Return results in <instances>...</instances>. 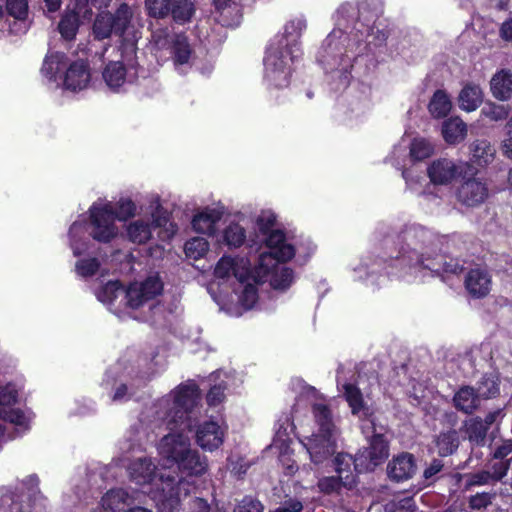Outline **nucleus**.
<instances>
[{
    "label": "nucleus",
    "instance_id": "f257e3e1",
    "mask_svg": "<svg viewBox=\"0 0 512 512\" xmlns=\"http://www.w3.org/2000/svg\"><path fill=\"white\" fill-rule=\"evenodd\" d=\"M415 236L416 231L409 229L397 234L395 239L386 237L383 240L384 251L378 256L379 263L397 271L411 268L428 270L432 276L442 279L451 275L458 276L464 271L465 262L459 258L441 253L419 254L415 248H411V240Z\"/></svg>",
    "mask_w": 512,
    "mask_h": 512
},
{
    "label": "nucleus",
    "instance_id": "f03ea898",
    "mask_svg": "<svg viewBox=\"0 0 512 512\" xmlns=\"http://www.w3.org/2000/svg\"><path fill=\"white\" fill-rule=\"evenodd\" d=\"M306 20L295 18L284 26V33L276 35L265 51V78L275 88L289 86L291 64L302 55L300 38L306 29Z\"/></svg>",
    "mask_w": 512,
    "mask_h": 512
},
{
    "label": "nucleus",
    "instance_id": "7ed1b4c3",
    "mask_svg": "<svg viewBox=\"0 0 512 512\" xmlns=\"http://www.w3.org/2000/svg\"><path fill=\"white\" fill-rule=\"evenodd\" d=\"M200 399V389L196 383H182L173 391L172 406L166 414L169 430L194 431L196 418L193 409Z\"/></svg>",
    "mask_w": 512,
    "mask_h": 512
},
{
    "label": "nucleus",
    "instance_id": "20e7f679",
    "mask_svg": "<svg viewBox=\"0 0 512 512\" xmlns=\"http://www.w3.org/2000/svg\"><path fill=\"white\" fill-rule=\"evenodd\" d=\"M90 236L97 242L110 243L118 234L111 202L93 203L89 210Z\"/></svg>",
    "mask_w": 512,
    "mask_h": 512
},
{
    "label": "nucleus",
    "instance_id": "39448f33",
    "mask_svg": "<svg viewBox=\"0 0 512 512\" xmlns=\"http://www.w3.org/2000/svg\"><path fill=\"white\" fill-rule=\"evenodd\" d=\"M476 167L469 162H459L447 158L433 160L427 168V175L434 185H447L460 178L477 174Z\"/></svg>",
    "mask_w": 512,
    "mask_h": 512
},
{
    "label": "nucleus",
    "instance_id": "423d86ee",
    "mask_svg": "<svg viewBox=\"0 0 512 512\" xmlns=\"http://www.w3.org/2000/svg\"><path fill=\"white\" fill-rule=\"evenodd\" d=\"M389 456V443L381 433H374L369 441V446L357 453L358 465L362 470L373 471L381 465Z\"/></svg>",
    "mask_w": 512,
    "mask_h": 512
},
{
    "label": "nucleus",
    "instance_id": "0eeeda50",
    "mask_svg": "<svg viewBox=\"0 0 512 512\" xmlns=\"http://www.w3.org/2000/svg\"><path fill=\"white\" fill-rule=\"evenodd\" d=\"M192 431L170 430V433L165 435L159 444V453L172 465L176 464L181 457H183L191 447L190 438L188 433Z\"/></svg>",
    "mask_w": 512,
    "mask_h": 512
},
{
    "label": "nucleus",
    "instance_id": "6e6552de",
    "mask_svg": "<svg viewBox=\"0 0 512 512\" xmlns=\"http://www.w3.org/2000/svg\"><path fill=\"white\" fill-rule=\"evenodd\" d=\"M343 398L350 408L351 414L362 421L374 425L375 411L364 399L361 389L354 383L343 384Z\"/></svg>",
    "mask_w": 512,
    "mask_h": 512
},
{
    "label": "nucleus",
    "instance_id": "1a4fd4ad",
    "mask_svg": "<svg viewBox=\"0 0 512 512\" xmlns=\"http://www.w3.org/2000/svg\"><path fill=\"white\" fill-rule=\"evenodd\" d=\"M457 200L468 207L480 205L488 197L485 183L475 178V175L462 179L456 191Z\"/></svg>",
    "mask_w": 512,
    "mask_h": 512
},
{
    "label": "nucleus",
    "instance_id": "9d476101",
    "mask_svg": "<svg viewBox=\"0 0 512 512\" xmlns=\"http://www.w3.org/2000/svg\"><path fill=\"white\" fill-rule=\"evenodd\" d=\"M416 470L415 456L409 452H401L388 462L387 476L391 481L400 483L411 479Z\"/></svg>",
    "mask_w": 512,
    "mask_h": 512
},
{
    "label": "nucleus",
    "instance_id": "9b49d317",
    "mask_svg": "<svg viewBox=\"0 0 512 512\" xmlns=\"http://www.w3.org/2000/svg\"><path fill=\"white\" fill-rule=\"evenodd\" d=\"M196 443L204 450L214 451L224 441V430L218 422L209 420L195 426Z\"/></svg>",
    "mask_w": 512,
    "mask_h": 512
},
{
    "label": "nucleus",
    "instance_id": "f8f14e48",
    "mask_svg": "<svg viewBox=\"0 0 512 512\" xmlns=\"http://www.w3.org/2000/svg\"><path fill=\"white\" fill-rule=\"evenodd\" d=\"M305 447L311 461L318 465L335 453L336 444L332 434L316 433L307 439Z\"/></svg>",
    "mask_w": 512,
    "mask_h": 512
},
{
    "label": "nucleus",
    "instance_id": "ddd939ff",
    "mask_svg": "<svg viewBox=\"0 0 512 512\" xmlns=\"http://www.w3.org/2000/svg\"><path fill=\"white\" fill-rule=\"evenodd\" d=\"M465 288L475 299L486 297L491 290V276L485 269H471L465 277Z\"/></svg>",
    "mask_w": 512,
    "mask_h": 512
},
{
    "label": "nucleus",
    "instance_id": "4468645a",
    "mask_svg": "<svg viewBox=\"0 0 512 512\" xmlns=\"http://www.w3.org/2000/svg\"><path fill=\"white\" fill-rule=\"evenodd\" d=\"M90 81L89 65L86 61L77 60L66 69L63 85L66 89L77 91L84 89Z\"/></svg>",
    "mask_w": 512,
    "mask_h": 512
},
{
    "label": "nucleus",
    "instance_id": "2eb2a0df",
    "mask_svg": "<svg viewBox=\"0 0 512 512\" xmlns=\"http://www.w3.org/2000/svg\"><path fill=\"white\" fill-rule=\"evenodd\" d=\"M453 406L464 414H473L481 405V397L473 386L463 385L454 394Z\"/></svg>",
    "mask_w": 512,
    "mask_h": 512
},
{
    "label": "nucleus",
    "instance_id": "dca6fc26",
    "mask_svg": "<svg viewBox=\"0 0 512 512\" xmlns=\"http://www.w3.org/2000/svg\"><path fill=\"white\" fill-rule=\"evenodd\" d=\"M157 467L149 458H138L129 465L131 480L138 485L150 484L157 474Z\"/></svg>",
    "mask_w": 512,
    "mask_h": 512
},
{
    "label": "nucleus",
    "instance_id": "f3484780",
    "mask_svg": "<svg viewBox=\"0 0 512 512\" xmlns=\"http://www.w3.org/2000/svg\"><path fill=\"white\" fill-rule=\"evenodd\" d=\"M183 476H201L207 470V462L197 450L189 449L183 457L175 464Z\"/></svg>",
    "mask_w": 512,
    "mask_h": 512
},
{
    "label": "nucleus",
    "instance_id": "a211bd4d",
    "mask_svg": "<svg viewBox=\"0 0 512 512\" xmlns=\"http://www.w3.org/2000/svg\"><path fill=\"white\" fill-rule=\"evenodd\" d=\"M132 499L122 488L107 491L101 499L104 512H129Z\"/></svg>",
    "mask_w": 512,
    "mask_h": 512
},
{
    "label": "nucleus",
    "instance_id": "6ab92c4d",
    "mask_svg": "<svg viewBox=\"0 0 512 512\" xmlns=\"http://www.w3.org/2000/svg\"><path fill=\"white\" fill-rule=\"evenodd\" d=\"M265 244L269 251L279 255L282 261H289L295 256L294 246L286 243V235L280 229L268 232Z\"/></svg>",
    "mask_w": 512,
    "mask_h": 512
},
{
    "label": "nucleus",
    "instance_id": "aec40b11",
    "mask_svg": "<svg viewBox=\"0 0 512 512\" xmlns=\"http://www.w3.org/2000/svg\"><path fill=\"white\" fill-rule=\"evenodd\" d=\"M222 218V213L217 209L206 208L194 215L191 225L195 232L212 236L216 231V224Z\"/></svg>",
    "mask_w": 512,
    "mask_h": 512
},
{
    "label": "nucleus",
    "instance_id": "412c9836",
    "mask_svg": "<svg viewBox=\"0 0 512 512\" xmlns=\"http://www.w3.org/2000/svg\"><path fill=\"white\" fill-rule=\"evenodd\" d=\"M493 97L499 101H508L512 97V73L502 69L493 75L490 81Z\"/></svg>",
    "mask_w": 512,
    "mask_h": 512
},
{
    "label": "nucleus",
    "instance_id": "4be33fe9",
    "mask_svg": "<svg viewBox=\"0 0 512 512\" xmlns=\"http://www.w3.org/2000/svg\"><path fill=\"white\" fill-rule=\"evenodd\" d=\"M439 457L454 455L460 446V435L455 429L441 431L433 441Z\"/></svg>",
    "mask_w": 512,
    "mask_h": 512
},
{
    "label": "nucleus",
    "instance_id": "5701e85b",
    "mask_svg": "<svg viewBox=\"0 0 512 512\" xmlns=\"http://www.w3.org/2000/svg\"><path fill=\"white\" fill-rule=\"evenodd\" d=\"M286 261L280 260V256L271 251L262 252L258 257V263L254 268L255 276L253 279L256 283L267 281L268 276L276 270L282 263Z\"/></svg>",
    "mask_w": 512,
    "mask_h": 512
},
{
    "label": "nucleus",
    "instance_id": "b1692460",
    "mask_svg": "<svg viewBox=\"0 0 512 512\" xmlns=\"http://www.w3.org/2000/svg\"><path fill=\"white\" fill-rule=\"evenodd\" d=\"M442 136L449 145L461 143L467 135V125L459 117H451L442 124Z\"/></svg>",
    "mask_w": 512,
    "mask_h": 512
},
{
    "label": "nucleus",
    "instance_id": "393cba45",
    "mask_svg": "<svg viewBox=\"0 0 512 512\" xmlns=\"http://www.w3.org/2000/svg\"><path fill=\"white\" fill-rule=\"evenodd\" d=\"M334 469L340 476H350L357 483V474L367 472L358 465L357 454L352 456L348 453H338L333 460Z\"/></svg>",
    "mask_w": 512,
    "mask_h": 512
},
{
    "label": "nucleus",
    "instance_id": "a878e982",
    "mask_svg": "<svg viewBox=\"0 0 512 512\" xmlns=\"http://www.w3.org/2000/svg\"><path fill=\"white\" fill-rule=\"evenodd\" d=\"M127 69L121 61L108 62L102 72L106 85L113 91H117L126 81Z\"/></svg>",
    "mask_w": 512,
    "mask_h": 512
},
{
    "label": "nucleus",
    "instance_id": "bb28decb",
    "mask_svg": "<svg viewBox=\"0 0 512 512\" xmlns=\"http://www.w3.org/2000/svg\"><path fill=\"white\" fill-rule=\"evenodd\" d=\"M472 161L480 166L486 167L495 158V148L487 139H476L470 144Z\"/></svg>",
    "mask_w": 512,
    "mask_h": 512
},
{
    "label": "nucleus",
    "instance_id": "cd10ccee",
    "mask_svg": "<svg viewBox=\"0 0 512 512\" xmlns=\"http://www.w3.org/2000/svg\"><path fill=\"white\" fill-rule=\"evenodd\" d=\"M458 101L461 109L468 112L475 111L483 101L481 88L476 84H466L460 91Z\"/></svg>",
    "mask_w": 512,
    "mask_h": 512
},
{
    "label": "nucleus",
    "instance_id": "c85d7f7f",
    "mask_svg": "<svg viewBox=\"0 0 512 512\" xmlns=\"http://www.w3.org/2000/svg\"><path fill=\"white\" fill-rule=\"evenodd\" d=\"M500 378L495 373H484L477 381L475 390L481 399L488 400L500 395Z\"/></svg>",
    "mask_w": 512,
    "mask_h": 512
},
{
    "label": "nucleus",
    "instance_id": "c756f323",
    "mask_svg": "<svg viewBox=\"0 0 512 512\" xmlns=\"http://www.w3.org/2000/svg\"><path fill=\"white\" fill-rule=\"evenodd\" d=\"M354 487V480L348 476H335L322 477L318 481V488L320 492L331 495L333 493L339 494L342 488L352 489Z\"/></svg>",
    "mask_w": 512,
    "mask_h": 512
},
{
    "label": "nucleus",
    "instance_id": "7c9ffc66",
    "mask_svg": "<svg viewBox=\"0 0 512 512\" xmlns=\"http://www.w3.org/2000/svg\"><path fill=\"white\" fill-rule=\"evenodd\" d=\"M64 59L65 55L58 52L46 55L41 67L42 74L52 81H57L58 79H61L62 76L60 75V73L66 67Z\"/></svg>",
    "mask_w": 512,
    "mask_h": 512
},
{
    "label": "nucleus",
    "instance_id": "2f4dec72",
    "mask_svg": "<svg viewBox=\"0 0 512 512\" xmlns=\"http://www.w3.org/2000/svg\"><path fill=\"white\" fill-rule=\"evenodd\" d=\"M113 28V34L123 36L130 25L132 12L128 4L121 3L115 13L107 12Z\"/></svg>",
    "mask_w": 512,
    "mask_h": 512
},
{
    "label": "nucleus",
    "instance_id": "473e14b6",
    "mask_svg": "<svg viewBox=\"0 0 512 512\" xmlns=\"http://www.w3.org/2000/svg\"><path fill=\"white\" fill-rule=\"evenodd\" d=\"M160 480L162 485L165 483L164 476L161 475ZM180 480H177L175 476H167L166 484L169 486V491L167 494L163 493V498L161 499L160 510L168 508V512H174V510L179 505V485ZM162 491L165 492V488L162 487Z\"/></svg>",
    "mask_w": 512,
    "mask_h": 512
},
{
    "label": "nucleus",
    "instance_id": "72a5a7b5",
    "mask_svg": "<svg viewBox=\"0 0 512 512\" xmlns=\"http://www.w3.org/2000/svg\"><path fill=\"white\" fill-rule=\"evenodd\" d=\"M195 13V7L191 0H171L168 17L171 16L177 24L190 22Z\"/></svg>",
    "mask_w": 512,
    "mask_h": 512
},
{
    "label": "nucleus",
    "instance_id": "f704fd0d",
    "mask_svg": "<svg viewBox=\"0 0 512 512\" xmlns=\"http://www.w3.org/2000/svg\"><path fill=\"white\" fill-rule=\"evenodd\" d=\"M452 108V102L445 90L438 89L434 92L428 104V110L434 118L446 117Z\"/></svg>",
    "mask_w": 512,
    "mask_h": 512
},
{
    "label": "nucleus",
    "instance_id": "c9c22d12",
    "mask_svg": "<svg viewBox=\"0 0 512 512\" xmlns=\"http://www.w3.org/2000/svg\"><path fill=\"white\" fill-rule=\"evenodd\" d=\"M80 25L79 15L75 11L66 12L58 23L61 37L67 41L74 40Z\"/></svg>",
    "mask_w": 512,
    "mask_h": 512
},
{
    "label": "nucleus",
    "instance_id": "e433bc0d",
    "mask_svg": "<svg viewBox=\"0 0 512 512\" xmlns=\"http://www.w3.org/2000/svg\"><path fill=\"white\" fill-rule=\"evenodd\" d=\"M267 280L274 290L285 291L294 280V271L287 266H279L268 276Z\"/></svg>",
    "mask_w": 512,
    "mask_h": 512
},
{
    "label": "nucleus",
    "instance_id": "4c0bfd02",
    "mask_svg": "<svg viewBox=\"0 0 512 512\" xmlns=\"http://www.w3.org/2000/svg\"><path fill=\"white\" fill-rule=\"evenodd\" d=\"M434 153L433 144L422 137L414 138L409 147V156L412 162H420L429 157Z\"/></svg>",
    "mask_w": 512,
    "mask_h": 512
},
{
    "label": "nucleus",
    "instance_id": "58836bf2",
    "mask_svg": "<svg viewBox=\"0 0 512 512\" xmlns=\"http://www.w3.org/2000/svg\"><path fill=\"white\" fill-rule=\"evenodd\" d=\"M245 240L246 231L239 223L232 222L223 230L222 241L230 249L241 247Z\"/></svg>",
    "mask_w": 512,
    "mask_h": 512
},
{
    "label": "nucleus",
    "instance_id": "ea45409f",
    "mask_svg": "<svg viewBox=\"0 0 512 512\" xmlns=\"http://www.w3.org/2000/svg\"><path fill=\"white\" fill-rule=\"evenodd\" d=\"M313 413L319 426L318 433L332 434L334 425L330 408L325 404H314Z\"/></svg>",
    "mask_w": 512,
    "mask_h": 512
},
{
    "label": "nucleus",
    "instance_id": "a19ab883",
    "mask_svg": "<svg viewBox=\"0 0 512 512\" xmlns=\"http://www.w3.org/2000/svg\"><path fill=\"white\" fill-rule=\"evenodd\" d=\"M127 235L133 243L144 244L151 238L150 225L142 220L132 222L127 227Z\"/></svg>",
    "mask_w": 512,
    "mask_h": 512
},
{
    "label": "nucleus",
    "instance_id": "79ce46f5",
    "mask_svg": "<svg viewBox=\"0 0 512 512\" xmlns=\"http://www.w3.org/2000/svg\"><path fill=\"white\" fill-rule=\"evenodd\" d=\"M455 477L457 478L458 481L461 480L462 478L466 479L465 485L463 487L464 491H469L474 486H483L493 482V475L491 474V472L487 470H481L475 473H467L464 475L457 473Z\"/></svg>",
    "mask_w": 512,
    "mask_h": 512
},
{
    "label": "nucleus",
    "instance_id": "37998d69",
    "mask_svg": "<svg viewBox=\"0 0 512 512\" xmlns=\"http://www.w3.org/2000/svg\"><path fill=\"white\" fill-rule=\"evenodd\" d=\"M510 106L504 104H496L494 102H488L481 109V115L492 122H499L506 120L510 114Z\"/></svg>",
    "mask_w": 512,
    "mask_h": 512
},
{
    "label": "nucleus",
    "instance_id": "c03bdc74",
    "mask_svg": "<svg viewBox=\"0 0 512 512\" xmlns=\"http://www.w3.org/2000/svg\"><path fill=\"white\" fill-rule=\"evenodd\" d=\"M192 50L186 37L177 38L172 46V55L174 63L184 65L189 62Z\"/></svg>",
    "mask_w": 512,
    "mask_h": 512
},
{
    "label": "nucleus",
    "instance_id": "a18cd8bd",
    "mask_svg": "<svg viewBox=\"0 0 512 512\" xmlns=\"http://www.w3.org/2000/svg\"><path fill=\"white\" fill-rule=\"evenodd\" d=\"M113 34V28L107 12L96 16L93 23V35L97 40L109 38Z\"/></svg>",
    "mask_w": 512,
    "mask_h": 512
},
{
    "label": "nucleus",
    "instance_id": "49530a36",
    "mask_svg": "<svg viewBox=\"0 0 512 512\" xmlns=\"http://www.w3.org/2000/svg\"><path fill=\"white\" fill-rule=\"evenodd\" d=\"M136 204L130 198H120L115 207L113 206V213L115 219L119 221H127L133 218L136 214Z\"/></svg>",
    "mask_w": 512,
    "mask_h": 512
},
{
    "label": "nucleus",
    "instance_id": "de8ad7c7",
    "mask_svg": "<svg viewBox=\"0 0 512 512\" xmlns=\"http://www.w3.org/2000/svg\"><path fill=\"white\" fill-rule=\"evenodd\" d=\"M488 428L480 417L472 418L466 425V433L471 441L482 442L485 440Z\"/></svg>",
    "mask_w": 512,
    "mask_h": 512
},
{
    "label": "nucleus",
    "instance_id": "09e8293b",
    "mask_svg": "<svg viewBox=\"0 0 512 512\" xmlns=\"http://www.w3.org/2000/svg\"><path fill=\"white\" fill-rule=\"evenodd\" d=\"M170 2L171 0H145V9L148 16L155 19L167 18Z\"/></svg>",
    "mask_w": 512,
    "mask_h": 512
},
{
    "label": "nucleus",
    "instance_id": "8fccbe9b",
    "mask_svg": "<svg viewBox=\"0 0 512 512\" xmlns=\"http://www.w3.org/2000/svg\"><path fill=\"white\" fill-rule=\"evenodd\" d=\"M142 292L148 301L161 295L163 292V283L158 276H150L139 284Z\"/></svg>",
    "mask_w": 512,
    "mask_h": 512
},
{
    "label": "nucleus",
    "instance_id": "3c124183",
    "mask_svg": "<svg viewBox=\"0 0 512 512\" xmlns=\"http://www.w3.org/2000/svg\"><path fill=\"white\" fill-rule=\"evenodd\" d=\"M126 304L132 309H138L143 306L148 300L142 292L139 285H130L125 291Z\"/></svg>",
    "mask_w": 512,
    "mask_h": 512
},
{
    "label": "nucleus",
    "instance_id": "603ef678",
    "mask_svg": "<svg viewBox=\"0 0 512 512\" xmlns=\"http://www.w3.org/2000/svg\"><path fill=\"white\" fill-rule=\"evenodd\" d=\"M496 497V492H481L471 495L468 498V506L472 510L486 509Z\"/></svg>",
    "mask_w": 512,
    "mask_h": 512
},
{
    "label": "nucleus",
    "instance_id": "864d4df0",
    "mask_svg": "<svg viewBox=\"0 0 512 512\" xmlns=\"http://www.w3.org/2000/svg\"><path fill=\"white\" fill-rule=\"evenodd\" d=\"M208 251V242L203 238H193L186 242L185 252L193 259H199Z\"/></svg>",
    "mask_w": 512,
    "mask_h": 512
},
{
    "label": "nucleus",
    "instance_id": "5fc2aeb1",
    "mask_svg": "<svg viewBox=\"0 0 512 512\" xmlns=\"http://www.w3.org/2000/svg\"><path fill=\"white\" fill-rule=\"evenodd\" d=\"M100 268V261L96 257L80 259L76 262V271L82 277L94 276Z\"/></svg>",
    "mask_w": 512,
    "mask_h": 512
},
{
    "label": "nucleus",
    "instance_id": "6e6d98bb",
    "mask_svg": "<svg viewBox=\"0 0 512 512\" xmlns=\"http://www.w3.org/2000/svg\"><path fill=\"white\" fill-rule=\"evenodd\" d=\"M6 11L15 19L24 20L28 15V2L27 0H6Z\"/></svg>",
    "mask_w": 512,
    "mask_h": 512
},
{
    "label": "nucleus",
    "instance_id": "4d7b16f0",
    "mask_svg": "<svg viewBox=\"0 0 512 512\" xmlns=\"http://www.w3.org/2000/svg\"><path fill=\"white\" fill-rule=\"evenodd\" d=\"M236 266V261L230 256H222L214 269V275L217 278L225 279L230 276Z\"/></svg>",
    "mask_w": 512,
    "mask_h": 512
},
{
    "label": "nucleus",
    "instance_id": "13d9d810",
    "mask_svg": "<svg viewBox=\"0 0 512 512\" xmlns=\"http://www.w3.org/2000/svg\"><path fill=\"white\" fill-rule=\"evenodd\" d=\"M226 383L221 382L213 385L206 395V402L210 407H216L221 404L225 399Z\"/></svg>",
    "mask_w": 512,
    "mask_h": 512
},
{
    "label": "nucleus",
    "instance_id": "bf43d9fd",
    "mask_svg": "<svg viewBox=\"0 0 512 512\" xmlns=\"http://www.w3.org/2000/svg\"><path fill=\"white\" fill-rule=\"evenodd\" d=\"M258 300V290L254 284L246 283L241 295L239 296V301L241 305L246 309H251Z\"/></svg>",
    "mask_w": 512,
    "mask_h": 512
},
{
    "label": "nucleus",
    "instance_id": "052dcab7",
    "mask_svg": "<svg viewBox=\"0 0 512 512\" xmlns=\"http://www.w3.org/2000/svg\"><path fill=\"white\" fill-rule=\"evenodd\" d=\"M263 504L252 496H245L235 507L234 512H263Z\"/></svg>",
    "mask_w": 512,
    "mask_h": 512
},
{
    "label": "nucleus",
    "instance_id": "680f3d73",
    "mask_svg": "<svg viewBox=\"0 0 512 512\" xmlns=\"http://www.w3.org/2000/svg\"><path fill=\"white\" fill-rule=\"evenodd\" d=\"M18 400V392L10 385L0 388V407L6 408L16 404Z\"/></svg>",
    "mask_w": 512,
    "mask_h": 512
},
{
    "label": "nucleus",
    "instance_id": "e2e57ef3",
    "mask_svg": "<svg viewBox=\"0 0 512 512\" xmlns=\"http://www.w3.org/2000/svg\"><path fill=\"white\" fill-rule=\"evenodd\" d=\"M0 419L16 425H21L24 422L25 415L20 409H14L11 407L6 409L0 407Z\"/></svg>",
    "mask_w": 512,
    "mask_h": 512
},
{
    "label": "nucleus",
    "instance_id": "0e129e2a",
    "mask_svg": "<svg viewBox=\"0 0 512 512\" xmlns=\"http://www.w3.org/2000/svg\"><path fill=\"white\" fill-rule=\"evenodd\" d=\"M170 221V213L162 206H158L152 213V224L157 228H162Z\"/></svg>",
    "mask_w": 512,
    "mask_h": 512
},
{
    "label": "nucleus",
    "instance_id": "69168bd1",
    "mask_svg": "<svg viewBox=\"0 0 512 512\" xmlns=\"http://www.w3.org/2000/svg\"><path fill=\"white\" fill-rule=\"evenodd\" d=\"M444 468V463L440 458H433L429 465L423 471V477L426 480L432 479Z\"/></svg>",
    "mask_w": 512,
    "mask_h": 512
},
{
    "label": "nucleus",
    "instance_id": "338daca9",
    "mask_svg": "<svg viewBox=\"0 0 512 512\" xmlns=\"http://www.w3.org/2000/svg\"><path fill=\"white\" fill-rule=\"evenodd\" d=\"M232 274L240 283H245L250 278H253V276H255V273L252 274V271L248 264L240 266L238 262H236V266L234 267Z\"/></svg>",
    "mask_w": 512,
    "mask_h": 512
},
{
    "label": "nucleus",
    "instance_id": "774afa93",
    "mask_svg": "<svg viewBox=\"0 0 512 512\" xmlns=\"http://www.w3.org/2000/svg\"><path fill=\"white\" fill-rule=\"evenodd\" d=\"M506 135L507 137L504 139L502 144L503 154L512 160V116L508 119L506 123Z\"/></svg>",
    "mask_w": 512,
    "mask_h": 512
}]
</instances>
